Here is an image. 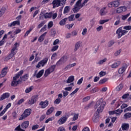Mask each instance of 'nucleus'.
<instances>
[{
	"instance_id": "obj_7",
	"label": "nucleus",
	"mask_w": 131,
	"mask_h": 131,
	"mask_svg": "<svg viewBox=\"0 0 131 131\" xmlns=\"http://www.w3.org/2000/svg\"><path fill=\"white\" fill-rule=\"evenodd\" d=\"M127 33V31L122 30V27L119 28L116 31V34L118 36V38H120L123 35H125Z\"/></svg>"
},
{
	"instance_id": "obj_26",
	"label": "nucleus",
	"mask_w": 131,
	"mask_h": 131,
	"mask_svg": "<svg viewBox=\"0 0 131 131\" xmlns=\"http://www.w3.org/2000/svg\"><path fill=\"white\" fill-rule=\"evenodd\" d=\"M122 130H127L129 128V125L128 124L124 123L122 125Z\"/></svg>"
},
{
	"instance_id": "obj_40",
	"label": "nucleus",
	"mask_w": 131,
	"mask_h": 131,
	"mask_svg": "<svg viewBox=\"0 0 131 131\" xmlns=\"http://www.w3.org/2000/svg\"><path fill=\"white\" fill-rule=\"evenodd\" d=\"M53 47L51 49V52H55L57 51L59 49V46L58 45H54Z\"/></svg>"
},
{
	"instance_id": "obj_37",
	"label": "nucleus",
	"mask_w": 131,
	"mask_h": 131,
	"mask_svg": "<svg viewBox=\"0 0 131 131\" xmlns=\"http://www.w3.org/2000/svg\"><path fill=\"white\" fill-rule=\"evenodd\" d=\"M131 117V113H127L124 114V119H127L128 118H130Z\"/></svg>"
},
{
	"instance_id": "obj_15",
	"label": "nucleus",
	"mask_w": 131,
	"mask_h": 131,
	"mask_svg": "<svg viewBox=\"0 0 131 131\" xmlns=\"http://www.w3.org/2000/svg\"><path fill=\"white\" fill-rule=\"evenodd\" d=\"M127 8L125 6H121L117 9L116 13L118 14H120V13H123V12L126 11Z\"/></svg>"
},
{
	"instance_id": "obj_30",
	"label": "nucleus",
	"mask_w": 131,
	"mask_h": 131,
	"mask_svg": "<svg viewBox=\"0 0 131 131\" xmlns=\"http://www.w3.org/2000/svg\"><path fill=\"white\" fill-rule=\"evenodd\" d=\"M33 89L34 87L33 86H30L25 90V92L26 94H29V93H30V92H31Z\"/></svg>"
},
{
	"instance_id": "obj_12",
	"label": "nucleus",
	"mask_w": 131,
	"mask_h": 131,
	"mask_svg": "<svg viewBox=\"0 0 131 131\" xmlns=\"http://www.w3.org/2000/svg\"><path fill=\"white\" fill-rule=\"evenodd\" d=\"M45 73V70H41L38 72L37 73V71H35L34 73L33 74V77H36V78H40L42 75H43V73Z\"/></svg>"
},
{
	"instance_id": "obj_18",
	"label": "nucleus",
	"mask_w": 131,
	"mask_h": 131,
	"mask_svg": "<svg viewBox=\"0 0 131 131\" xmlns=\"http://www.w3.org/2000/svg\"><path fill=\"white\" fill-rule=\"evenodd\" d=\"M61 3H62L60 0H54L52 2L53 8L55 9V8H58L61 5Z\"/></svg>"
},
{
	"instance_id": "obj_57",
	"label": "nucleus",
	"mask_w": 131,
	"mask_h": 131,
	"mask_svg": "<svg viewBox=\"0 0 131 131\" xmlns=\"http://www.w3.org/2000/svg\"><path fill=\"white\" fill-rule=\"evenodd\" d=\"M74 25V24H71L70 25H67L66 26V28H68V29H71L72 27H73V26Z\"/></svg>"
},
{
	"instance_id": "obj_4",
	"label": "nucleus",
	"mask_w": 131,
	"mask_h": 131,
	"mask_svg": "<svg viewBox=\"0 0 131 131\" xmlns=\"http://www.w3.org/2000/svg\"><path fill=\"white\" fill-rule=\"evenodd\" d=\"M56 69V65L51 66L49 69L45 71L44 76L45 77H48L52 72H54L55 69Z\"/></svg>"
},
{
	"instance_id": "obj_10",
	"label": "nucleus",
	"mask_w": 131,
	"mask_h": 131,
	"mask_svg": "<svg viewBox=\"0 0 131 131\" xmlns=\"http://www.w3.org/2000/svg\"><path fill=\"white\" fill-rule=\"evenodd\" d=\"M67 60H68V57L67 56H62L57 62L56 66H60V65H62L67 62Z\"/></svg>"
},
{
	"instance_id": "obj_58",
	"label": "nucleus",
	"mask_w": 131,
	"mask_h": 131,
	"mask_svg": "<svg viewBox=\"0 0 131 131\" xmlns=\"http://www.w3.org/2000/svg\"><path fill=\"white\" fill-rule=\"evenodd\" d=\"M39 127V126L37 124L34 125L32 126V130H35V129H37V128H38Z\"/></svg>"
},
{
	"instance_id": "obj_35",
	"label": "nucleus",
	"mask_w": 131,
	"mask_h": 131,
	"mask_svg": "<svg viewBox=\"0 0 131 131\" xmlns=\"http://www.w3.org/2000/svg\"><path fill=\"white\" fill-rule=\"evenodd\" d=\"M45 19H48V18H52V12L47 13L44 15Z\"/></svg>"
},
{
	"instance_id": "obj_21",
	"label": "nucleus",
	"mask_w": 131,
	"mask_h": 131,
	"mask_svg": "<svg viewBox=\"0 0 131 131\" xmlns=\"http://www.w3.org/2000/svg\"><path fill=\"white\" fill-rule=\"evenodd\" d=\"M107 13H108V11H107V10H106V7L101 8L99 12L100 16H105Z\"/></svg>"
},
{
	"instance_id": "obj_6",
	"label": "nucleus",
	"mask_w": 131,
	"mask_h": 131,
	"mask_svg": "<svg viewBox=\"0 0 131 131\" xmlns=\"http://www.w3.org/2000/svg\"><path fill=\"white\" fill-rule=\"evenodd\" d=\"M31 114V109L30 108H27L26 109L23 115L21 116V117L19 118V120H23V119H25V118H26V117H28V116H29V115Z\"/></svg>"
},
{
	"instance_id": "obj_64",
	"label": "nucleus",
	"mask_w": 131,
	"mask_h": 131,
	"mask_svg": "<svg viewBox=\"0 0 131 131\" xmlns=\"http://www.w3.org/2000/svg\"><path fill=\"white\" fill-rule=\"evenodd\" d=\"M91 99L90 96H87L83 99V102H88Z\"/></svg>"
},
{
	"instance_id": "obj_13",
	"label": "nucleus",
	"mask_w": 131,
	"mask_h": 131,
	"mask_svg": "<svg viewBox=\"0 0 131 131\" xmlns=\"http://www.w3.org/2000/svg\"><path fill=\"white\" fill-rule=\"evenodd\" d=\"M39 106H40L41 109H46L49 106V101L46 100L44 101H40L39 103Z\"/></svg>"
},
{
	"instance_id": "obj_44",
	"label": "nucleus",
	"mask_w": 131,
	"mask_h": 131,
	"mask_svg": "<svg viewBox=\"0 0 131 131\" xmlns=\"http://www.w3.org/2000/svg\"><path fill=\"white\" fill-rule=\"evenodd\" d=\"M15 131H25V130L21 128V126L19 125L15 128Z\"/></svg>"
},
{
	"instance_id": "obj_54",
	"label": "nucleus",
	"mask_w": 131,
	"mask_h": 131,
	"mask_svg": "<svg viewBox=\"0 0 131 131\" xmlns=\"http://www.w3.org/2000/svg\"><path fill=\"white\" fill-rule=\"evenodd\" d=\"M54 26V24L53 21H50L48 25V28L50 29V28H52V27Z\"/></svg>"
},
{
	"instance_id": "obj_20",
	"label": "nucleus",
	"mask_w": 131,
	"mask_h": 131,
	"mask_svg": "<svg viewBox=\"0 0 131 131\" xmlns=\"http://www.w3.org/2000/svg\"><path fill=\"white\" fill-rule=\"evenodd\" d=\"M67 121V118L66 117H62L60 118L59 120L57 121L58 124H63Z\"/></svg>"
},
{
	"instance_id": "obj_24",
	"label": "nucleus",
	"mask_w": 131,
	"mask_h": 131,
	"mask_svg": "<svg viewBox=\"0 0 131 131\" xmlns=\"http://www.w3.org/2000/svg\"><path fill=\"white\" fill-rule=\"evenodd\" d=\"M120 64H121V62H120V61H118L114 63L113 64H112L111 66V67L113 69H114L115 68H117V67H118L119 66V65H120Z\"/></svg>"
},
{
	"instance_id": "obj_14",
	"label": "nucleus",
	"mask_w": 131,
	"mask_h": 131,
	"mask_svg": "<svg viewBox=\"0 0 131 131\" xmlns=\"http://www.w3.org/2000/svg\"><path fill=\"white\" fill-rule=\"evenodd\" d=\"M19 43L18 42H16L14 45V47L12 48V49L11 50V54L12 55V56H15V54H17V50H18V48L19 47Z\"/></svg>"
},
{
	"instance_id": "obj_36",
	"label": "nucleus",
	"mask_w": 131,
	"mask_h": 131,
	"mask_svg": "<svg viewBox=\"0 0 131 131\" xmlns=\"http://www.w3.org/2000/svg\"><path fill=\"white\" fill-rule=\"evenodd\" d=\"M78 91H79V89L76 88L73 92H72L70 94V96H71L72 97H73V96H74V95H75V94H76V93H77L78 92Z\"/></svg>"
},
{
	"instance_id": "obj_51",
	"label": "nucleus",
	"mask_w": 131,
	"mask_h": 131,
	"mask_svg": "<svg viewBox=\"0 0 131 131\" xmlns=\"http://www.w3.org/2000/svg\"><path fill=\"white\" fill-rule=\"evenodd\" d=\"M60 103H61V99L60 98H57L54 101V104H56V105H58V104H59Z\"/></svg>"
},
{
	"instance_id": "obj_41",
	"label": "nucleus",
	"mask_w": 131,
	"mask_h": 131,
	"mask_svg": "<svg viewBox=\"0 0 131 131\" xmlns=\"http://www.w3.org/2000/svg\"><path fill=\"white\" fill-rule=\"evenodd\" d=\"M33 29V28H30V29L26 32L24 36L25 37H26V36H28V34H29V33H30L31 31H32Z\"/></svg>"
},
{
	"instance_id": "obj_8",
	"label": "nucleus",
	"mask_w": 131,
	"mask_h": 131,
	"mask_svg": "<svg viewBox=\"0 0 131 131\" xmlns=\"http://www.w3.org/2000/svg\"><path fill=\"white\" fill-rule=\"evenodd\" d=\"M49 58L50 57H46L43 59L39 61L36 66V68H40L41 66V67H43V66L48 63Z\"/></svg>"
},
{
	"instance_id": "obj_60",
	"label": "nucleus",
	"mask_w": 131,
	"mask_h": 131,
	"mask_svg": "<svg viewBox=\"0 0 131 131\" xmlns=\"http://www.w3.org/2000/svg\"><path fill=\"white\" fill-rule=\"evenodd\" d=\"M23 102H24V99L21 98L18 101V102L16 103V105H21Z\"/></svg>"
},
{
	"instance_id": "obj_23",
	"label": "nucleus",
	"mask_w": 131,
	"mask_h": 131,
	"mask_svg": "<svg viewBox=\"0 0 131 131\" xmlns=\"http://www.w3.org/2000/svg\"><path fill=\"white\" fill-rule=\"evenodd\" d=\"M8 69V68L6 67L4 68L2 72H1V74H0V77L1 78H2L3 77H5V75H7V70Z\"/></svg>"
},
{
	"instance_id": "obj_19",
	"label": "nucleus",
	"mask_w": 131,
	"mask_h": 131,
	"mask_svg": "<svg viewBox=\"0 0 131 131\" xmlns=\"http://www.w3.org/2000/svg\"><path fill=\"white\" fill-rule=\"evenodd\" d=\"M11 94L9 93H3V95L0 97V101H3V100H5V99H8V98L10 97Z\"/></svg>"
},
{
	"instance_id": "obj_53",
	"label": "nucleus",
	"mask_w": 131,
	"mask_h": 131,
	"mask_svg": "<svg viewBox=\"0 0 131 131\" xmlns=\"http://www.w3.org/2000/svg\"><path fill=\"white\" fill-rule=\"evenodd\" d=\"M114 45V40H111L108 43V46L109 48H111V47H112Z\"/></svg>"
},
{
	"instance_id": "obj_28",
	"label": "nucleus",
	"mask_w": 131,
	"mask_h": 131,
	"mask_svg": "<svg viewBox=\"0 0 131 131\" xmlns=\"http://www.w3.org/2000/svg\"><path fill=\"white\" fill-rule=\"evenodd\" d=\"M6 12V7H0V18L5 14Z\"/></svg>"
},
{
	"instance_id": "obj_17",
	"label": "nucleus",
	"mask_w": 131,
	"mask_h": 131,
	"mask_svg": "<svg viewBox=\"0 0 131 131\" xmlns=\"http://www.w3.org/2000/svg\"><path fill=\"white\" fill-rule=\"evenodd\" d=\"M20 128L21 129H26V128H27V127L29 126V121H25L21 123V125H20Z\"/></svg>"
},
{
	"instance_id": "obj_3",
	"label": "nucleus",
	"mask_w": 131,
	"mask_h": 131,
	"mask_svg": "<svg viewBox=\"0 0 131 131\" xmlns=\"http://www.w3.org/2000/svg\"><path fill=\"white\" fill-rule=\"evenodd\" d=\"M81 2H82V0H78L76 2L74 8L73 9L74 13H77L81 8L84 7L83 4L81 3Z\"/></svg>"
},
{
	"instance_id": "obj_47",
	"label": "nucleus",
	"mask_w": 131,
	"mask_h": 131,
	"mask_svg": "<svg viewBox=\"0 0 131 131\" xmlns=\"http://www.w3.org/2000/svg\"><path fill=\"white\" fill-rule=\"evenodd\" d=\"M79 115L78 114H76L74 115V116L73 118V121H75V120H77V119H78Z\"/></svg>"
},
{
	"instance_id": "obj_9",
	"label": "nucleus",
	"mask_w": 131,
	"mask_h": 131,
	"mask_svg": "<svg viewBox=\"0 0 131 131\" xmlns=\"http://www.w3.org/2000/svg\"><path fill=\"white\" fill-rule=\"evenodd\" d=\"M75 79V77L74 76L71 75L68 78L67 80L66 81V83H70L68 85L69 86H74V82H73V81H74Z\"/></svg>"
},
{
	"instance_id": "obj_38",
	"label": "nucleus",
	"mask_w": 131,
	"mask_h": 131,
	"mask_svg": "<svg viewBox=\"0 0 131 131\" xmlns=\"http://www.w3.org/2000/svg\"><path fill=\"white\" fill-rule=\"evenodd\" d=\"M107 61V58H104L103 59H101L99 60L98 62V65H102V64H104L105 62Z\"/></svg>"
},
{
	"instance_id": "obj_22",
	"label": "nucleus",
	"mask_w": 131,
	"mask_h": 131,
	"mask_svg": "<svg viewBox=\"0 0 131 131\" xmlns=\"http://www.w3.org/2000/svg\"><path fill=\"white\" fill-rule=\"evenodd\" d=\"M81 43H82L81 41H78L75 44L74 52H76L81 47Z\"/></svg>"
},
{
	"instance_id": "obj_43",
	"label": "nucleus",
	"mask_w": 131,
	"mask_h": 131,
	"mask_svg": "<svg viewBox=\"0 0 131 131\" xmlns=\"http://www.w3.org/2000/svg\"><path fill=\"white\" fill-rule=\"evenodd\" d=\"M130 15V13H128L125 15H122V20H126V19H127V18L129 17Z\"/></svg>"
},
{
	"instance_id": "obj_27",
	"label": "nucleus",
	"mask_w": 131,
	"mask_h": 131,
	"mask_svg": "<svg viewBox=\"0 0 131 131\" xmlns=\"http://www.w3.org/2000/svg\"><path fill=\"white\" fill-rule=\"evenodd\" d=\"M15 25H20V21L19 20L14 21L12 23H10L9 25V26L10 27H12V26H15Z\"/></svg>"
},
{
	"instance_id": "obj_62",
	"label": "nucleus",
	"mask_w": 131,
	"mask_h": 131,
	"mask_svg": "<svg viewBox=\"0 0 131 131\" xmlns=\"http://www.w3.org/2000/svg\"><path fill=\"white\" fill-rule=\"evenodd\" d=\"M65 128L63 126H60L57 128V131H66Z\"/></svg>"
},
{
	"instance_id": "obj_46",
	"label": "nucleus",
	"mask_w": 131,
	"mask_h": 131,
	"mask_svg": "<svg viewBox=\"0 0 131 131\" xmlns=\"http://www.w3.org/2000/svg\"><path fill=\"white\" fill-rule=\"evenodd\" d=\"M123 89V85L120 84L116 88L117 91H121V89Z\"/></svg>"
},
{
	"instance_id": "obj_11",
	"label": "nucleus",
	"mask_w": 131,
	"mask_h": 131,
	"mask_svg": "<svg viewBox=\"0 0 131 131\" xmlns=\"http://www.w3.org/2000/svg\"><path fill=\"white\" fill-rule=\"evenodd\" d=\"M38 100V95L33 96L29 100L28 103L29 105H33V104L36 103V101Z\"/></svg>"
},
{
	"instance_id": "obj_1",
	"label": "nucleus",
	"mask_w": 131,
	"mask_h": 131,
	"mask_svg": "<svg viewBox=\"0 0 131 131\" xmlns=\"http://www.w3.org/2000/svg\"><path fill=\"white\" fill-rule=\"evenodd\" d=\"M24 72V71L23 70H21L17 74H16V75L14 77H13V79L11 81V82L10 83V85L11 86H17L18 83H20V82H21V80L18 79H19L20 76H21V75L23 74Z\"/></svg>"
},
{
	"instance_id": "obj_56",
	"label": "nucleus",
	"mask_w": 131,
	"mask_h": 131,
	"mask_svg": "<svg viewBox=\"0 0 131 131\" xmlns=\"http://www.w3.org/2000/svg\"><path fill=\"white\" fill-rule=\"evenodd\" d=\"M86 32H88V29H86V28H84L82 30V35H85V34H86Z\"/></svg>"
},
{
	"instance_id": "obj_42",
	"label": "nucleus",
	"mask_w": 131,
	"mask_h": 131,
	"mask_svg": "<svg viewBox=\"0 0 131 131\" xmlns=\"http://www.w3.org/2000/svg\"><path fill=\"white\" fill-rule=\"evenodd\" d=\"M105 75H106V72L101 71L99 73V76L100 77H103V76H105Z\"/></svg>"
},
{
	"instance_id": "obj_50",
	"label": "nucleus",
	"mask_w": 131,
	"mask_h": 131,
	"mask_svg": "<svg viewBox=\"0 0 131 131\" xmlns=\"http://www.w3.org/2000/svg\"><path fill=\"white\" fill-rule=\"evenodd\" d=\"M83 81V77H81L80 79H79L77 81V84L78 85H80L81 83H82V82Z\"/></svg>"
},
{
	"instance_id": "obj_34",
	"label": "nucleus",
	"mask_w": 131,
	"mask_h": 131,
	"mask_svg": "<svg viewBox=\"0 0 131 131\" xmlns=\"http://www.w3.org/2000/svg\"><path fill=\"white\" fill-rule=\"evenodd\" d=\"M123 112V111L121 110L120 108L115 110V112L117 116H119V115H120Z\"/></svg>"
},
{
	"instance_id": "obj_25",
	"label": "nucleus",
	"mask_w": 131,
	"mask_h": 131,
	"mask_svg": "<svg viewBox=\"0 0 131 131\" xmlns=\"http://www.w3.org/2000/svg\"><path fill=\"white\" fill-rule=\"evenodd\" d=\"M46 35H47V32H45L38 38V40L39 42H41L42 41H43L45 37H46Z\"/></svg>"
},
{
	"instance_id": "obj_55",
	"label": "nucleus",
	"mask_w": 131,
	"mask_h": 131,
	"mask_svg": "<svg viewBox=\"0 0 131 131\" xmlns=\"http://www.w3.org/2000/svg\"><path fill=\"white\" fill-rule=\"evenodd\" d=\"M62 94H63V97L65 98L66 97H67L68 95H69V92H68V91H62Z\"/></svg>"
},
{
	"instance_id": "obj_63",
	"label": "nucleus",
	"mask_w": 131,
	"mask_h": 131,
	"mask_svg": "<svg viewBox=\"0 0 131 131\" xmlns=\"http://www.w3.org/2000/svg\"><path fill=\"white\" fill-rule=\"evenodd\" d=\"M123 29L125 30H130L131 26H126L123 27Z\"/></svg>"
},
{
	"instance_id": "obj_31",
	"label": "nucleus",
	"mask_w": 131,
	"mask_h": 131,
	"mask_svg": "<svg viewBox=\"0 0 131 131\" xmlns=\"http://www.w3.org/2000/svg\"><path fill=\"white\" fill-rule=\"evenodd\" d=\"M28 77H29V75L28 74H26L22 77H20V78H21L20 80L21 81V80H23L24 81H26V80H27V79H28Z\"/></svg>"
},
{
	"instance_id": "obj_61",
	"label": "nucleus",
	"mask_w": 131,
	"mask_h": 131,
	"mask_svg": "<svg viewBox=\"0 0 131 131\" xmlns=\"http://www.w3.org/2000/svg\"><path fill=\"white\" fill-rule=\"evenodd\" d=\"M72 90V86L66 87L64 88V91L70 92Z\"/></svg>"
},
{
	"instance_id": "obj_2",
	"label": "nucleus",
	"mask_w": 131,
	"mask_h": 131,
	"mask_svg": "<svg viewBox=\"0 0 131 131\" xmlns=\"http://www.w3.org/2000/svg\"><path fill=\"white\" fill-rule=\"evenodd\" d=\"M105 105H106V102L103 101V100L100 99L96 102L95 105V108L97 109V112L98 113H101V112H103Z\"/></svg>"
},
{
	"instance_id": "obj_33",
	"label": "nucleus",
	"mask_w": 131,
	"mask_h": 131,
	"mask_svg": "<svg viewBox=\"0 0 131 131\" xmlns=\"http://www.w3.org/2000/svg\"><path fill=\"white\" fill-rule=\"evenodd\" d=\"M53 111H54V107H50L49 110H48L46 113L47 115H50V114H52V113H53Z\"/></svg>"
},
{
	"instance_id": "obj_59",
	"label": "nucleus",
	"mask_w": 131,
	"mask_h": 131,
	"mask_svg": "<svg viewBox=\"0 0 131 131\" xmlns=\"http://www.w3.org/2000/svg\"><path fill=\"white\" fill-rule=\"evenodd\" d=\"M62 114V111H58L56 114H55V116L56 117H58V116H60Z\"/></svg>"
},
{
	"instance_id": "obj_39",
	"label": "nucleus",
	"mask_w": 131,
	"mask_h": 131,
	"mask_svg": "<svg viewBox=\"0 0 131 131\" xmlns=\"http://www.w3.org/2000/svg\"><path fill=\"white\" fill-rule=\"evenodd\" d=\"M57 17H58V14L57 13L51 12V18L52 19H55Z\"/></svg>"
},
{
	"instance_id": "obj_49",
	"label": "nucleus",
	"mask_w": 131,
	"mask_h": 131,
	"mask_svg": "<svg viewBox=\"0 0 131 131\" xmlns=\"http://www.w3.org/2000/svg\"><path fill=\"white\" fill-rule=\"evenodd\" d=\"M121 53V49H119L117 50L114 54L115 56L116 57H117V56H119V55H120V53Z\"/></svg>"
},
{
	"instance_id": "obj_16",
	"label": "nucleus",
	"mask_w": 131,
	"mask_h": 131,
	"mask_svg": "<svg viewBox=\"0 0 131 131\" xmlns=\"http://www.w3.org/2000/svg\"><path fill=\"white\" fill-rule=\"evenodd\" d=\"M128 65L126 64H125L124 66H123L122 67L120 68L118 70V73L119 74H123L124 72H125V70L127 69Z\"/></svg>"
},
{
	"instance_id": "obj_48",
	"label": "nucleus",
	"mask_w": 131,
	"mask_h": 131,
	"mask_svg": "<svg viewBox=\"0 0 131 131\" xmlns=\"http://www.w3.org/2000/svg\"><path fill=\"white\" fill-rule=\"evenodd\" d=\"M60 43V40L59 39H56L53 42V46H57V45H59Z\"/></svg>"
},
{
	"instance_id": "obj_32",
	"label": "nucleus",
	"mask_w": 131,
	"mask_h": 131,
	"mask_svg": "<svg viewBox=\"0 0 131 131\" xmlns=\"http://www.w3.org/2000/svg\"><path fill=\"white\" fill-rule=\"evenodd\" d=\"M70 11V7L69 6H66L64 7L63 10V14H67Z\"/></svg>"
},
{
	"instance_id": "obj_29",
	"label": "nucleus",
	"mask_w": 131,
	"mask_h": 131,
	"mask_svg": "<svg viewBox=\"0 0 131 131\" xmlns=\"http://www.w3.org/2000/svg\"><path fill=\"white\" fill-rule=\"evenodd\" d=\"M67 20H68V18L67 17L62 19L61 20H60V22H59V25H60L61 26L65 25Z\"/></svg>"
},
{
	"instance_id": "obj_52",
	"label": "nucleus",
	"mask_w": 131,
	"mask_h": 131,
	"mask_svg": "<svg viewBox=\"0 0 131 131\" xmlns=\"http://www.w3.org/2000/svg\"><path fill=\"white\" fill-rule=\"evenodd\" d=\"M69 21H74V15H71L68 17Z\"/></svg>"
},
{
	"instance_id": "obj_5",
	"label": "nucleus",
	"mask_w": 131,
	"mask_h": 131,
	"mask_svg": "<svg viewBox=\"0 0 131 131\" xmlns=\"http://www.w3.org/2000/svg\"><path fill=\"white\" fill-rule=\"evenodd\" d=\"M108 8H118L120 6L119 0H115L110 2L107 5Z\"/></svg>"
},
{
	"instance_id": "obj_45",
	"label": "nucleus",
	"mask_w": 131,
	"mask_h": 131,
	"mask_svg": "<svg viewBox=\"0 0 131 131\" xmlns=\"http://www.w3.org/2000/svg\"><path fill=\"white\" fill-rule=\"evenodd\" d=\"M108 79L107 78H104L99 81V83L100 84H103V83H105L106 81H107Z\"/></svg>"
}]
</instances>
